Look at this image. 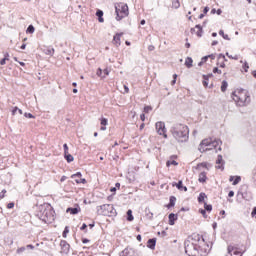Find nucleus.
Wrapping results in <instances>:
<instances>
[{
    "label": "nucleus",
    "instance_id": "nucleus-1",
    "mask_svg": "<svg viewBox=\"0 0 256 256\" xmlns=\"http://www.w3.org/2000/svg\"><path fill=\"white\" fill-rule=\"evenodd\" d=\"M35 215L43 223H53L55 221V210H53V206L49 203L38 206Z\"/></svg>",
    "mask_w": 256,
    "mask_h": 256
},
{
    "label": "nucleus",
    "instance_id": "nucleus-2",
    "mask_svg": "<svg viewBox=\"0 0 256 256\" xmlns=\"http://www.w3.org/2000/svg\"><path fill=\"white\" fill-rule=\"evenodd\" d=\"M171 133L178 143L189 141V127L185 124H176L171 128Z\"/></svg>",
    "mask_w": 256,
    "mask_h": 256
},
{
    "label": "nucleus",
    "instance_id": "nucleus-3",
    "mask_svg": "<svg viewBox=\"0 0 256 256\" xmlns=\"http://www.w3.org/2000/svg\"><path fill=\"white\" fill-rule=\"evenodd\" d=\"M232 99L239 105V107H245L251 103V97L249 92L245 89H241L232 93Z\"/></svg>",
    "mask_w": 256,
    "mask_h": 256
},
{
    "label": "nucleus",
    "instance_id": "nucleus-4",
    "mask_svg": "<svg viewBox=\"0 0 256 256\" xmlns=\"http://www.w3.org/2000/svg\"><path fill=\"white\" fill-rule=\"evenodd\" d=\"M116 21H121L124 17L129 15V6L124 3L115 5Z\"/></svg>",
    "mask_w": 256,
    "mask_h": 256
},
{
    "label": "nucleus",
    "instance_id": "nucleus-5",
    "mask_svg": "<svg viewBox=\"0 0 256 256\" xmlns=\"http://www.w3.org/2000/svg\"><path fill=\"white\" fill-rule=\"evenodd\" d=\"M96 211L98 215L109 216L113 215V211H115V208H113V204H104L101 206H97Z\"/></svg>",
    "mask_w": 256,
    "mask_h": 256
},
{
    "label": "nucleus",
    "instance_id": "nucleus-6",
    "mask_svg": "<svg viewBox=\"0 0 256 256\" xmlns=\"http://www.w3.org/2000/svg\"><path fill=\"white\" fill-rule=\"evenodd\" d=\"M184 249L185 253L188 256H197L199 255V248L191 242L184 241Z\"/></svg>",
    "mask_w": 256,
    "mask_h": 256
},
{
    "label": "nucleus",
    "instance_id": "nucleus-7",
    "mask_svg": "<svg viewBox=\"0 0 256 256\" xmlns=\"http://www.w3.org/2000/svg\"><path fill=\"white\" fill-rule=\"evenodd\" d=\"M198 252L201 256H207L211 252V246L207 242H205V238H203V243H200L198 246Z\"/></svg>",
    "mask_w": 256,
    "mask_h": 256
},
{
    "label": "nucleus",
    "instance_id": "nucleus-8",
    "mask_svg": "<svg viewBox=\"0 0 256 256\" xmlns=\"http://www.w3.org/2000/svg\"><path fill=\"white\" fill-rule=\"evenodd\" d=\"M185 241L192 243L194 245V247L199 248V245H201V243H203V236H201L199 234H193L192 236H189L188 239Z\"/></svg>",
    "mask_w": 256,
    "mask_h": 256
},
{
    "label": "nucleus",
    "instance_id": "nucleus-9",
    "mask_svg": "<svg viewBox=\"0 0 256 256\" xmlns=\"http://www.w3.org/2000/svg\"><path fill=\"white\" fill-rule=\"evenodd\" d=\"M156 131L158 135H163L164 139H167V129L165 128V122H156Z\"/></svg>",
    "mask_w": 256,
    "mask_h": 256
},
{
    "label": "nucleus",
    "instance_id": "nucleus-10",
    "mask_svg": "<svg viewBox=\"0 0 256 256\" xmlns=\"http://www.w3.org/2000/svg\"><path fill=\"white\" fill-rule=\"evenodd\" d=\"M211 142H212L211 139L202 140L198 148L200 153H205V151H209V148L211 147ZM204 147H209V148H204Z\"/></svg>",
    "mask_w": 256,
    "mask_h": 256
},
{
    "label": "nucleus",
    "instance_id": "nucleus-11",
    "mask_svg": "<svg viewBox=\"0 0 256 256\" xmlns=\"http://www.w3.org/2000/svg\"><path fill=\"white\" fill-rule=\"evenodd\" d=\"M243 253H241V251L237 250V248L235 246H228V255L226 256H242Z\"/></svg>",
    "mask_w": 256,
    "mask_h": 256
},
{
    "label": "nucleus",
    "instance_id": "nucleus-12",
    "mask_svg": "<svg viewBox=\"0 0 256 256\" xmlns=\"http://www.w3.org/2000/svg\"><path fill=\"white\" fill-rule=\"evenodd\" d=\"M221 143H223V142L219 139L212 140L211 146H210V148H208V151H210V149H213V148L216 149V153H217V151H221Z\"/></svg>",
    "mask_w": 256,
    "mask_h": 256
},
{
    "label": "nucleus",
    "instance_id": "nucleus-13",
    "mask_svg": "<svg viewBox=\"0 0 256 256\" xmlns=\"http://www.w3.org/2000/svg\"><path fill=\"white\" fill-rule=\"evenodd\" d=\"M60 247H61L63 253H69V249L71 248V245H69L67 241L62 240L60 242Z\"/></svg>",
    "mask_w": 256,
    "mask_h": 256
},
{
    "label": "nucleus",
    "instance_id": "nucleus-14",
    "mask_svg": "<svg viewBox=\"0 0 256 256\" xmlns=\"http://www.w3.org/2000/svg\"><path fill=\"white\" fill-rule=\"evenodd\" d=\"M135 252L131 248H125L122 252H120L119 256H133Z\"/></svg>",
    "mask_w": 256,
    "mask_h": 256
},
{
    "label": "nucleus",
    "instance_id": "nucleus-15",
    "mask_svg": "<svg viewBox=\"0 0 256 256\" xmlns=\"http://www.w3.org/2000/svg\"><path fill=\"white\" fill-rule=\"evenodd\" d=\"M155 245H157V238H151V239L148 240V242H147L148 249L154 250Z\"/></svg>",
    "mask_w": 256,
    "mask_h": 256
},
{
    "label": "nucleus",
    "instance_id": "nucleus-16",
    "mask_svg": "<svg viewBox=\"0 0 256 256\" xmlns=\"http://www.w3.org/2000/svg\"><path fill=\"white\" fill-rule=\"evenodd\" d=\"M172 185H173V187L176 186L179 191L187 192V186H183V181L182 180H180V181H178V183H174Z\"/></svg>",
    "mask_w": 256,
    "mask_h": 256
},
{
    "label": "nucleus",
    "instance_id": "nucleus-17",
    "mask_svg": "<svg viewBox=\"0 0 256 256\" xmlns=\"http://www.w3.org/2000/svg\"><path fill=\"white\" fill-rule=\"evenodd\" d=\"M43 51H44L45 55H50L51 57H52V55L55 54V48L52 46L45 47L43 49Z\"/></svg>",
    "mask_w": 256,
    "mask_h": 256
},
{
    "label": "nucleus",
    "instance_id": "nucleus-18",
    "mask_svg": "<svg viewBox=\"0 0 256 256\" xmlns=\"http://www.w3.org/2000/svg\"><path fill=\"white\" fill-rule=\"evenodd\" d=\"M169 219V225H175V221H177L178 216L175 213H170L168 216Z\"/></svg>",
    "mask_w": 256,
    "mask_h": 256
},
{
    "label": "nucleus",
    "instance_id": "nucleus-19",
    "mask_svg": "<svg viewBox=\"0 0 256 256\" xmlns=\"http://www.w3.org/2000/svg\"><path fill=\"white\" fill-rule=\"evenodd\" d=\"M121 35H123V33H118L113 38V41L117 47H119V45H121Z\"/></svg>",
    "mask_w": 256,
    "mask_h": 256
},
{
    "label": "nucleus",
    "instance_id": "nucleus-20",
    "mask_svg": "<svg viewBox=\"0 0 256 256\" xmlns=\"http://www.w3.org/2000/svg\"><path fill=\"white\" fill-rule=\"evenodd\" d=\"M198 181L199 183H205L207 181V172H201Z\"/></svg>",
    "mask_w": 256,
    "mask_h": 256
},
{
    "label": "nucleus",
    "instance_id": "nucleus-21",
    "mask_svg": "<svg viewBox=\"0 0 256 256\" xmlns=\"http://www.w3.org/2000/svg\"><path fill=\"white\" fill-rule=\"evenodd\" d=\"M202 77H203V79H204L203 82H202L203 85H204L205 87H209V78H210V77H213V74H208V75H205V74H204Z\"/></svg>",
    "mask_w": 256,
    "mask_h": 256
},
{
    "label": "nucleus",
    "instance_id": "nucleus-22",
    "mask_svg": "<svg viewBox=\"0 0 256 256\" xmlns=\"http://www.w3.org/2000/svg\"><path fill=\"white\" fill-rule=\"evenodd\" d=\"M176 201H177V198L175 196H170L169 204L167 205V208L171 209V207H175Z\"/></svg>",
    "mask_w": 256,
    "mask_h": 256
},
{
    "label": "nucleus",
    "instance_id": "nucleus-23",
    "mask_svg": "<svg viewBox=\"0 0 256 256\" xmlns=\"http://www.w3.org/2000/svg\"><path fill=\"white\" fill-rule=\"evenodd\" d=\"M64 158L66 159L67 163H73V161H75V158L73 155L69 154V152L64 153Z\"/></svg>",
    "mask_w": 256,
    "mask_h": 256
},
{
    "label": "nucleus",
    "instance_id": "nucleus-24",
    "mask_svg": "<svg viewBox=\"0 0 256 256\" xmlns=\"http://www.w3.org/2000/svg\"><path fill=\"white\" fill-rule=\"evenodd\" d=\"M96 17H98L99 23L105 22V19H103V10H97Z\"/></svg>",
    "mask_w": 256,
    "mask_h": 256
},
{
    "label": "nucleus",
    "instance_id": "nucleus-25",
    "mask_svg": "<svg viewBox=\"0 0 256 256\" xmlns=\"http://www.w3.org/2000/svg\"><path fill=\"white\" fill-rule=\"evenodd\" d=\"M107 123H108V120L107 118H102L101 119V128H100V131H107Z\"/></svg>",
    "mask_w": 256,
    "mask_h": 256
},
{
    "label": "nucleus",
    "instance_id": "nucleus-26",
    "mask_svg": "<svg viewBox=\"0 0 256 256\" xmlns=\"http://www.w3.org/2000/svg\"><path fill=\"white\" fill-rule=\"evenodd\" d=\"M185 66L187 69H191V67H193V58L187 57L185 60Z\"/></svg>",
    "mask_w": 256,
    "mask_h": 256
},
{
    "label": "nucleus",
    "instance_id": "nucleus-27",
    "mask_svg": "<svg viewBox=\"0 0 256 256\" xmlns=\"http://www.w3.org/2000/svg\"><path fill=\"white\" fill-rule=\"evenodd\" d=\"M205 199H207V194H205V192H201L198 196V203H204Z\"/></svg>",
    "mask_w": 256,
    "mask_h": 256
},
{
    "label": "nucleus",
    "instance_id": "nucleus-28",
    "mask_svg": "<svg viewBox=\"0 0 256 256\" xmlns=\"http://www.w3.org/2000/svg\"><path fill=\"white\" fill-rule=\"evenodd\" d=\"M195 29H198L196 32L197 37H203V27L199 24L195 26Z\"/></svg>",
    "mask_w": 256,
    "mask_h": 256
},
{
    "label": "nucleus",
    "instance_id": "nucleus-29",
    "mask_svg": "<svg viewBox=\"0 0 256 256\" xmlns=\"http://www.w3.org/2000/svg\"><path fill=\"white\" fill-rule=\"evenodd\" d=\"M79 208H67L66 213H70L71 215H77L79 213Z\"/></svg>",
    "mask_w": 256,
    "mask_h": 256
},
{
    "label": "nucleus",
    "instance_id": "nucleus-30",
    "mask_svg": "<svg viewBox=\"0 0 256 256\" xmlns=\"http://www.w3.org/2000/svg\"><path fill=\"white\" fill-rule=\"evenodd\" d=\"M145 213H146L147 219H149L150 221H152V220H153V212H151V210H149V209L146 208Z\"/></svg>",
    "mask_w": 256,
    "mask_h": 256
},
{
    "label": "nucleus",
    "instance_id": "nucleus-31",
    "mask_svg": "<svg viewBox=\"0 0 256 256\" xmlns=\"http://www.w3.org/2000/svg\"><path fill=\"white\" fill-rule=\"evenodd\" d=\"M135 217H133V210L127 211V221H133Z\"/></svg>",
    "mask_w": 256,
    "mask_h": 256
},
{
    "label": "nucleus",
    "instance_id": "nucleus-32",
    "mask_svg": "<svg viewBox=\"0 0 256 256\" xmlns=\"http://www.w3.org/2000/svg\"><path fill=\"white\" fill-rule=\"evenodd\" d=\"M228 85H229V84L227 83V81H225V80L222 81V85H221V91H222V93H225V92L227 91Z\"/></svg>",
    "mask_w": 256,
    "mask_h": 256
},
{
    "label": "nucleus",
    "instance_id": "nucleus-33",
    "mask_svg": "<svg viewBox=\"0 0 256 256\" xmlns=\"http://www.w3.org/2000/svg\"><path fill=\"white\" fill-rule=\"evenodd\" d=\"M204 209L208 211V213H211V211H213V205L204 202Z\"/></svg>",
    "mask_w": 256,
    "mask_h": 256
},
{
    "label": "nucleus",
    "instance_id": "nucleus-34",
    "mask_svg": "<svg viewBox=\"0 0 256 256\" xmlns=\"http://www.w3.org/2000/svg\"><path fill=\"white\" fill-rule=\"evenodd\" d=\"M219 35H221V37H223V39H225L226 41H231V38H229V35L225 34L223 30L219 31Z\"/></svg>",
    "mask_w": 256,
    "mask_h": 256
},
{
    "label": "nucleus",
    "instance_id": "nucleus-35",
    "mask_svg": "<svg viewBox=\"0 0 256 256\" xmlns=\"http://www.w3.org/2000/svg\"><path fill=\"white\" fill-rule=\"evenodd\" d=\"M201 167H203L204 169H209V168H207V163L206 162H202V163L197 164L196 169L198 171H200Z\"/></svg>",
    "mask_w": 256,
    "mask_h": 256
},
{
    "label": "nucleus",
    "instance_id": "nucleus-36",
    "mask_svg": "<svg viewBox=\"0 0 256 256\" xmlns=\"http://www.w3.org/2000/svg\"><path fill=\"white\" fill-rule=\"evenodd\" d=\"M172 7L174 9H179V7H181V4L179 3V0H173L172 1Z\"/></svg>",
    "mask_w": 256,
    "mask_h": 256
},
{
    "label": "nucleus",
    "instance_id": "nucleus-37",
    "mask_svg": "<svg viewBox=\"0 0 256 256\" xmlns=\"http://www.w3.org/2000/svg\"><path fill=\"white\" fill-rule=\"evenodd\" d=\"M166 165H167V167H171V165L177 166V165H179V163L175 160H168L166 162Z\"/></svg>",
    "mask_w": 256,
    "mask_h": 256
},
{
    "label": "nucleus",
    "instance_id": "nucleus-38",
    "mask_svg": "<svg viewBox=\"0 0 256 256\" xmlns=\"http://www.w3.org/2000/svg\"><path fill=\"white\" fill-rule=\"evenodd\" d=\"M81 177H83V175L81 174V172H77L76 174H72L71 175V179H81Z\"/></svg>",
    "mask_w": 256,
    "mask_h": 256
},
{
    "label": "nucleus",
    "instance_id": "nucleus-39",
    "mask_svg": "<svg viewBox=\"0 0 256 256\" xmlns=\"http://www.w3.org/2000/svg\"><path fill=\"white\" fill-rule=\"evenodd\" d=\"M26 33H30V34L35 33V26L29 25L27 30H26Z\"/></svg>",
    "mask_w": 256,
    "mask_h": 256
},
{
    "label": "nucleus",
    "instance_id": "nucleus-40",
    "mask_svg": "<svg viewBox=\"0 0 256 256\" xmlns=\"http://www.w3.org/2000/svg\"><path fill=\"white\" fill-rule=\"evenodd\" d=\"M75 183L79 184H83L85 185V183H87V180L85 178H80V179H75Z\"/></svg>",
    "mask_w": 256,
    "mask_h": 256
},
{
    "label": "nucleus",
    "instance_id": "nucleus-41",
    "mask_svg": "<svg viewBox=\"0 0 256 256\" xmlns=\"http://www.w3.org/2000/svg\"><path fill=\"white\" fill-rule=\"evenodd\" d=\"M240 182H241V176H236L232 185H239Z\"/></svg>",
    "mask_w": 256,
    "mask_h": 256
},
{
    "label": "nucleus",
    "instance_id": "nucleus-42",
    "mask_svg": "<svg viewBox=\"0 0 256 256\" xmlns=\"http://www.w3.org/2000/svg\"><path fill=\"white\" fill-rule=\"evenodd\" d=\"M69 233V226H66L63 233H62V237L67 238V234Z\"/></svg>",
    "mask_w": 256,
    "mask_h": 256
},
{
    "label": "nucleus",
    "instance_id": "nucleus-43",
    "mask_svg": "<svg viewBox=\"0 0 256 256\" xmlns=\"http://www.w3.org/2000/svg\"><path fill=\"white\" fill-rule=\"evenodd\" d=\"M221 163H223V156L222 155H218L217 160H216V164L217 165H221Z\"/></svg>",
    "mask_w": 256,
    "mask_h": 256
},
{
    "label": "nucleus",
    "instance_id": "nucleus-44",
    "mask_svg": "<svg viewBox=\"0 0 256 256\" xmlns=\"http://www.w3.org/2000/svg\"><path fill=\"white\" fill-rule=\"evenodd\" d=\"M199 213H201V215H203L204 219H207V210L206 209H200Z\"/></svg>",
    "mask_w": 256,
    "mask_h": 256
},
{
    "label": "nucleus",
    "instance_id": "nucleus-45",
    "mask_svg": "<svg viewBox=\"0 0 256 256\" xmlns=\"http://www.w3.org/2000/svg\"><path fill=\"white\" fill-rule=\"evenodd\" d=\"M150 111H153V107H151V106L144 107V113H149Z\"/></svg>",
    "mask_w": 256,
    "mask_h": 256
},
{
    "label": "nucleus",
    "instance_id": "nucleus-46",
    "mask_svg": "<svg viewBox=\"0 0 256 256\" xmlns=\"http://www.w3.org/2000/svg\"><path fill=\"white\" fill-rule=\"evenodd\" d=\"M217 65H219V67L222 69H225V62H223V60H218Z\"/></svg>",
    "mask_w": 256,
    "mask_h": 256
},
{
    "label": "nucleus",
    "instance_id": "nucleus-47",
    "mask_svg": "<svg viewBox=\"0 0 256 256\" xmlns=\"http://www.w3.org/2000/svg\"><path fill=\"white\" fill-rule=\"evenodd\" d=\"M24 117H26L27 119H35V116H33V114L31 113H25Z\"/></svg>",
    "mask_w": 256,
    "mask_h": 256
},
{
    "label": "nucleus",
    "instance_id": "nucleus-48",
    "mask_svg": "<svg viewBox=\"0 0 256 256\" xmlns=\"http://www.w3.org/2000/svg\"><path fill=\"white\" fill-rule=\"evenodd\" d=\"M243 69H244L245 73H247V71H249V63L245 62L243 65Z\"/></svg>",
    "mask_w": 256,
    "mask_h": 256
},
{
    "label": "nucleus",
    "instance_id": "nucleus-49",
    "mask_svg": "<svg viewBox=\"0 0 256 256\" xmlns=\"http://www.w3.org/2000/svg\"><path fill=\"white\" fill-rule=\"evenodd\" d=\"M81 231H84L85 233H87V224L83 223L81 228H80Z\"/></svg>",
    "mask_w": 256,
    "mask_h": 256
},
{
    "label": "nucleus",
    "instance_id": "nucleus-50",
    "mask_svg": "<svg viewBox=\"0 0 256 256\" xmlns=\"http://www.w3.org/2000/svg\"><path fill=\"white\" fill-rule=\"evenodd\" d=\"M226 55H227V57H229V59H234L235 61H237V59H239V57H237V56L229 55V52H227Z\"/></svg>",
    "mask_w": 256,
    "mask_h": 256
},
{
    "label": "nucleus",
    "instance_id": "nucleus-51",
    "mask_svg": "<svg viewBox=\"0 0 256 256\" xmlns=\"http://www.w3.org/2000/svg\"><path fill=\"white\" fill-rule=\"evenodd\" d=\"M96 75H98V77H102L103 75V70L101 68H98Z\"/></svg>",
    "mask_w": 256,
    "mask_h": 256
},
{
    "label": "nucleus",
    "instance_id": "nucleus-52",
    "mask_svg": "<svg viewBox=\"0 0 256 256\" xmlns=\"http://www.w3.org/2000/svg\"><path fill=\"white\" fill-rule=\"evenodd\" d=\"M213 73H218V75H221V70H219V68L218 67H214L213 68Z\"/></svg>",
    "mask_w": 256,
    "mask_h": 256
},
{
    "label": "nucleus",
    "instance_id": "nucleus-53",
    "mask_svg": "<svg viewBox=\"0 0 256 256\" xmlns=\"http://www.w3.org/2000/svg\"><path fill=\"white\" fill-rule=\"evenodd\" d=\"M5 193H7V190L5 189L0 192V200L5 197Z\"/></svg>",
    "mask_w": 256,
    "mask_h": 256
},
{
    "label": "nucleus",
    "instance_id": "nucleus-54",
    "mask_svg": "<svg viewBox=\"0 0 256 256\" xmlns=\"http://www.w3.org/2000/svg\"><path fill=\"white\" fill-rule=\"evenodd\" d=\"M158 235H161V237H167V231L163 230L162 232H158Z\"/></svg>",
    "mask_w": 256,
    "mask_h": 256
},
{
    "label": "nucleus",
    "instance_id": "nucleus-55",
    "mask_svg": "<svg viewBox=\"0 0 256 256\" xmlns=\"http://www.w3.org/2000/svg\"><path fill=\"white\" fill-rule=\"evenodd\" d=\"M13 207H15V203L10 202L7 204V209H13Z\"/></svg>",
    "mask_w": 256,
    "mask_h": 256
},
{
    "label": "nucleus",
    "instance_id": "nucleus-56",
    "mask_svg": "<svg viewBox=\"0 0 256 256\" xmlns=\"http://www.w3.org/2000/svg\"><path fill=\"white\" fill-rule=\"evenodd\" d=\"M64 153H69V146L67 144L63 145Z\"/></svg>",
    "mask_w": 256,
    "mask_h": 256
},
{
    "label": "nucleus",
    "instance_id": "nucleus-57",
    "mask_svg": "<svg viewBox=\"0 0 256 256\" xmlns=\"http://www.w3.org/2000/svg\"><path fill=\"white\" fill-rule=\"evenodd\" d=\"M103 73H104V75L102 77H106L107 75H109L110 71L108 68H106L103 70Z\"/></svg>",
    "mask_w": 256,
    "mask_h": 256
},
{
    "label": "nucleus",
    "instance_id": "nucleus-58",
    "mask_svg": "<svg viewBox=\"0 0 256 256\" xmlns=\"http://www.w3.org/2000/svg\"><path fill=\"white\" fill-rule=\"evenodd\" d=\"M222 59H225V54L218 55V61H222Z\"/></svg>",
    "mask_w": 256,
    "mask_h": 256
},
{
    "label": "nucleus",
    "instance_id": "nucleus-59",
    "mask_svg": "<svg viewBox=\"0 0 256 256\" xmlns=\"http://www.w3.org/2000/svg\"><path fill=\"white\" fill-rule=\"evenodd\" d=\"M209 59V56L202 57L201 61L202 63H207V60Z\"/></svg>",
    "mask_w": 256,
    "mask_h": 256
},
{
    "label": "nucleus",
    "instance_id": "nucleus-60",
    "mask_svg": "<svg viewBox=\"0 0 256 256\" xmlns=\"http://www.w3.org/2000/svg\"><path fill=\"white\" fill-rule=\"evenodd\" d=\"M7 59H8L7 57L3 58V59L0 61V65H5Z\"/></svg>",
    "mask_w": 256,
    "mask_h": 256
},
{
    "label": "nucleus",
    "instance_id": "nucleus-61",
    "mask_svg": "<svg viewBox=\"0 0 256 256\" xmlns=\"http://www.w3.org/2000/svg\"><path fill=\"white\" fill-rule=\"evenodd\" d=\"M203 13H204V15H207V13H209V7L208 6H206L204 8Z\"/></svg>",
    "mask_w": 256,
    "mask_h": 256
},
{
    "label": "nucleus",
    "instance_id": "nucleus-62",
    "mask_svg": "<svg viewBox=\"0 0 256 256\" xmlns=\"http://www.w3.org/2000/svg\"><path fill=\"white\" fill-rule=\"evenodd\" d=\"M25 251V247H21L17 249V253H23Z\"/></svg>",
    "mask_w": 256,
    "mask_h": 256
},
{
    "label": "nucleus",
    "instance_id": "nucleus-63",
    "mask_svg": "<svg viewBox=\"0 0 256 256\" xmlns=\"http://www.w3.org/2000/svg\"><path fill=\"white\" fill-rule=\"evenodd\" d=\"M148 51H155V46L149 45L148 46Z\"/></svg>",
    "mask_w": 256,
    "mask_h": 256
},
{
    "label": "nucleus",
    "instance_id": "nucleus-64",
    "mask_svg": "<svg viewBox=\"0 0 256 256\" xmlns=\"http://www.w3.org/2000/svg\"><path fill=\"white\" fill-rule=\"evenodd\" d=\"M255 215H256V207L253 208L252 213H251L252 217H255Z\"/></svg>",
    "mask_w": 256,
    "mask_h": 256
}]
</instances>
